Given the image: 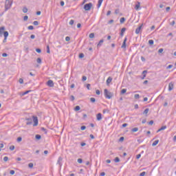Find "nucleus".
Wrapping results in <instances>:
<instances>
[{
    "instance_id": "11",
    "label": "nucleus",
    "mask_w": 176,
    "mask_h": 176,
    "mask_svg": "<svg viewBox=\"0 0 176 176\" xmlns=\"http://www.w3.org/2000/svg\"><path fill=\"white\" fill-rule=\"evenodd\" d=\"M140 6H141V3L138 1L137 4L135 6V10H140Z\"/></svg>"
},
{
    "instance_id": "26",
    "label": "nucleus",
    "mask_w": 176,
    "mask_h": 176,
    "mask_svg": "<svg viewBox=\"0 0 176 176\" xmlns=\"http://www.w3.org/2000/svg\"><path fill=\"white\" fill-rule=\"evenodd\" d=\"M75 23V21L73 19H71L70 21L69 22V25H74V23Z\"/></svg>"
},
{
    "instance_id": "63",
    "label": "nucleus",
    "mask_w": 176,
    "mask_h": 176,
    "mask_svg": "<svg viewBox=\"0 0 176 176\" xmlns=\"http://www.w3.org/2000/svg\"><path fill=\"white\" fill-rule=\"evenodd\" d=\"M31 39H35V36L34 34H32L30 36Z\"/></svg>"
},
{
    "instance_id": "58",
    "label": "nucleus",
    "mask_w": 176,
    "mask_h": 176,
    "mask_svg": "<svg viewBox=\"0 0 176 176\" xmlns=\"http://www.w3.org/2000/svg\"><path fill=\"white\" fill-rule=\"evenodd\" d=\"M10 149L11 151H14V145L11 146L10 147Z\"/></svg>"
},
{
    "instance_id": "29",
    "label": "nucleus",
    "mask_w": 176,
    "mask_h": 176,
    "mask_svg": "<svg viewBox=\"0 0 176 176\" xmlns=\"http://www.w3.org/2000/svg\"><path fill=\"white\" fill-rule=\"evenodd\" d=\"M23 13H27V12H28V8H27L26 7H24L23 8Z\"/></svg>"
},
{
    "instance_id": "51",
    "label": "nucleus",
    "mask_w": 176,
    "mask_h": 176,
    "mask_svg": "<svg viewBox=\"0 0 176 176\" xmlns=\"http://www.w3.org/2000/svg\"><path fill=\"white\" fill-rule=\"evenodd\" d=\"M27 20H28V16L26 15L23 17V21H27Z\"/></svg>"
},
{
    "instance_id": "38",
    "label": "nucleus",
    "mask_w": 176,
    "mask_h": 176,
    "mask_svg": "<svg viewBox=\"0 0 176 176\" xmlns=\"http://www.w3.org/2000/svg\"><path fill=\"white\" fill-rule=\"evenodd\" d=\"M31 90L25 91L22 96H25V94H28V93H30Z\"/></svg>"
},
{
    "instance_id": "16",
    "label": "nucleus",
    "mask_w": 176,
    "mask_h": 176,
    "mask_svg": "<svg viewBox=\"0 0 176 176\" xmlns=\"http://www.w3.org/2000/svg\"><path fill=\"white\" fill-rule=\"evenodd\" d=\"M102 43H104V39H101L98 44L97 45V47H100V46H102Z\"/></svg>"
},
{
    "instance_id": "27",
    "label": "nucleus",
    "mask_w": 176,
    "mask_h": 176,
    "mask_svg": "<svg viewBox=\"0 0 176 176\" xmlns=\"http://www.w3.org/2000/svg\"><path fill=\"white\" fill-rule=\"evenodd\" d=\"M17 142H21V141H23V138L22 137H19L16 139Z\"/></svg>"
},
{
    "instance_id": "30",
    "label": "nucleus",
    "mask_w": 176,
    "mask_h": 176,
    "mask_svg": "<svg viewBox=\"0 0 176 176\" xmlns=\"http://www.w3.org/2000/svg\"><path fill=\"white\" fill-rule=\"evenodd\" d=\"M36 61L38 64H42V59H41V58H38Z\"/></svg>"
},
{
    "instance_id": "20",
    "label": "nucleus",
    "mask_w": 176,
    "mask_h": 176,
    "mask_svg": "<svg viewBox=\"0 0 176 176\" xmlns=\"http://www.w3.org/2000/svg\"><path fill=\"white\" fill-rule=\"evenodd\" d=\"M159 144V140H157L154 141V142L152 144V146H156Z\"/></svg>"
},
{
    "instance_id": "19",
    "label": "nucleus",
    "mask_w": 176,
    "mask_h": 176,
    "mask_svg": "<svg viewBox=\"0 0 176 176\" xmlns=\"http://www.w3.org/2000/svg\"><path fill=\"white\" fill-rule=\"evenodd\" d=\"M106 82H107V85H109V83H111V82H112V78L111 77H109Z\"/></svg>"
},
{
    "instance_id": "62",
    "label": "nucleus",
    "mask_w": 176,
    "mask_h": 176,
    "mask_svg": "<svg viewBox=\"0 0 176 176\" xmlns=\"http://www.w3.org/2000/svg\"><path fill=\"white\" fill-rule=\"evenodd\" d=\"M141 157V154H138L136 155V159H140Z\"/></svg>"
},
{
    "instance_id": "4",
    "label": "nucleus",
    "mask_w": 176,
    "mask_h": 176,
    "mask_svg": "<svg viewBox=\"0 0 176 176\" xmlns=\"http://www.w3.org/2000/svg\"><path fill=\"white\" fill-rule=\"evenodd\" d=\"M92 7H93V3H86L84 6V9H85V10L89 11L91 9Z\"/></svg>"
},
{
    "instance_id": "50",
    "label": "nucleus",
    "mask_w": 176,
    "mask_h": 176,
    "mask_svg": "<svg viewBox=\"0 0 176 176\" xmlns=\"http://www.w3.org/2000/svg\"><path fill=\"white\" fill-rule=\"evenodd\" d=\"M70 100H71V101H74V100H75V96H70Z\"/></svg>"
},
{
    "instance_id": "39",
    "label": "nucleus",
    "mask_w": 176,
    "mask_h": 176,
    "mask_svg": "<svg viewBox=\"0 0 176 176\" xmlns=\"http://www.w3.org/2000/svg\"><path fill=\"white\" fill-rule=\"evenodd\" d=\"M41 131H45V134H47V130L46 129L42 127V128H41Z\"/></svg>"
},
{
    "instance_id": "35",
    "label": "nucleus",
    "mask_w": 176,
    "mask_h": 176,
    "mask_svg": "<svg viewBox=\"0 0 176 176\" xmlns=\"http://www.w3.org/2000/svg\"><path fill=\"white\" fill-rule=\"evenodd\" d=\"M34 25H39V22L38 21H34L33 22Z\"/></svg>"
},
{
    "instance_id": "1",
    "label": "nucleus",
    "mask_w": 176,
    "mask_h": 176,
    "mask_svg": "<svg viewBox=\"0 0 176 176\" xmlns=\"http://www.w3.org/2000/svg\"><path fill=\"white\" fill-rule=\"evenodd\" d=\"M104 97L105 98H108V100H111V98H112V97H113V94L109 91H108V89H105L104 90Z\"/></svg>"
},
{
    "instance_id": "54",
    "label": "nucleus",
    "mask_w": 176,
    "mask_h": 176,
    "mask_svg": "<svg viewBox=\"0 0 176 176\" xmlns=\"http://www.w3.org/2000/svg\"><path fill=\"white\" fill-rule=\"evenodd\" d=\"M145 174H146V172H142V173L140 174V176H145Z\"/></svg>"
},
{
    "instance_id": "41",
    "label": "nucleus",
    "mask_w": 176,
    "mask_h": 176,
    "mask_svg": "<svg viewBox=\"0 0 176 176\" xmlns=\"http://www.w3.org/2000/svg\"><path fill=\"white\" fill-rule=\"evenodd\" d=\"M90 101H91L92 103H94V102H96V98H90Z\"/></svg>"
},
{
    "instance_id": "31",
    "label": "nucleus",
    "mask_w": 176,
    "mask_h": 176,
    "mask_svg": "<svg viewBox=\"0 0 176 176\" xmlns=\"http://www.w3.org/2000/svg\"><path fill=\"white\" fill-rule=\"evenodd\" d=\"M77 162L80 164H82V163H83V160H82V158H80V159H78Z\"/></svg>"
},
{
    "instance_id": "23",
    "label": "nucleus",
    "mask_w": 176,
    "mask_h": 176,
    "mask_svg": "<svg viewBox=\"0 0 176 176\" xmlns=\"http://www.w3.org/2000/svg\"><path fill=\"white\" fill-rule=\"evenodd\" d=\"M132 133H136V131H138V128L135 127L131 129Z\"/></svg>"
},
{
    "instance_id": "25",
    "label": "nucleus",
    "mask_w": 176,
    "mask_h": 176,
    "mask_svg": "<svg viewBox=\"0 0 176 176\" xmlns=\"http://www.w3.org/2000/svg\"><path fill=\"white\" fill-rule=\"evenodd\" d=\"M127 91L126 89H123L121 90L120 94H124Z\"/></svg>"
},
{
    "instance_id": "43",
    "label": "nucleus",
    "mask_w": 176,
    "mask_h": 176,
    "mask_svg": "<svg viewBox=\"0 0 176 176\" xmlns=\"http://www.w3.org/2000/svg\"><path fill=\"white\" fill-rule=\"evenodd\" d=\"M83 57H85V54L83 53L79 54V58H83Z\"/></svg>"
},
{
    "instance_id": "24",
    "label": "nucleus",
    "mask_w": 176,
    "mask_h": 176,
    "mask_svg": "<svg viewBox=\"0 0 176 176\" xmlns=\"http://www.w3.org/2000/svg\"><path fill=\"white\" fill-rule=\"evenodd\" d=\"M148 112H149V109H146L144 112H143V115H147Z\"/></svg>"
},
{
    "instance_id": "57",
    "label": "nucleus",
    "mask_w": 176,
    "mask_h": 176,
    "mask_svg": "<svg viewBox=\"0 0 176 176\" xmlns=\"http://www.w3.org/2000/svg\"><path fill=\"white\" fill-rule=\"evenodd\" d=\"M115 13H116V14H119V13H120L119 9H116V10H115Z\"/></svg>"
},
{
    "instance_id": "3",
    "label": "nucleus",
    "mask_w": 176,
    "mask_h": 176,
    "mask_svg": "<svg viewBox=\"0 0 176 176\" xmlns=\"http://www.w3.org/2000/svg\"><path fill=\"white\" fill-rule=\"evenodd\" d=\"M12 4H13V1H12V0H6L5 3L6 10H9V9L12 8Z\"/></svg>"
},
{
    "instance_id": "21",
    "label": "nucleus",
    "mask_w": 176,
    "mask_h": 176,
    "mask_svg": "<svg viewBox=\"0 0 176 176\" xmlns=\"http://www.w3.org/2000/svg\"><path fill=\"white\" fill-rule=\"evenodd\" d=\"M124 21H126V18L125 17H122L120 19V22L121 24H123V23H124Z\"/></svg>"
},
{
    "instance_id": "2",
    "label": "nucleus",
    "mask_w": 176,
    "mask_h": 176,
    "mask_svg": "<svg viewBox=\"0 0 176 176\" xmlns=\"http://www.w3.org/2000/svg\"><path fill=\"white\" fill-rule=\"evenodd\" d=\"M5 27H1L0 28V36H2V35L4 36V38H8L9 36V32L8 31H5Z\"/></svg>"
},
{
    "instance_id": "6",
    "label": "nucleus",
    "mask_w": 176,
    "mask_h": 176,
    "mask_svg": "<svg viewBox=\"0 0 176 176\" xmlns=\"http://www.w3.org/2000/svg\"><path fill=\"white\" fill-rule=\"evenodd\" d=\"M47 85L49 86V87H54V82H53V80H49L47 82Z\"/></svg>"
},
{
    "instance_id": "55",
    "label": "nucleus",
    "mask_w": 176,
    "mask_h": 176,
    "mask_svg": "<svg viewBox=\"0 0 176 176\" xmlns=\"http://www.w3.org/2000/svg\"><path fill=\"white\" fill-rule=\"evenodd\" d=\"M164 50L163 48H161L158 50V53H163Z\"/></svg>"
},
{
    "instance_id": "61",
    "label": "nucleus",
    "mask_w": 176,
    "mask_h": 176,
    "mask_svg": "<svg viewBox=\"0 0 176 176\" xmlns=\"http://www.w3.org/2000/svg\"><path fill=\"white\" fill-rule=\"evenodd\" d=\"M106 112H109V110H108V109H104L103 110V113H105Z\"/></svg>"
},
{
    "instance_id": "17",
    "label": "nucleus",
    "mask_w": 176,
    "mask_h": 176,
    "mask_svg": "<svg viewBox=\"0 0 176 176\" xmlns=\"http://www.w3.org/2000/svg\"><path fill=\"white\" fill-rule=\"evenodd\" d=\"M147 73H148V71H146V70H144L142 72L143 77L142 78V79H145V78H146Z\"/></svg>"
},
{
    "instance_id": "60",
    "label": "nucleus",
    "mask_w": 176,
    "mask_h": 176,
    "mask_svg": "<svg viewBox=\"0 0 176 176\" xmlns=\"http://www.w3.org/2000/svg\"><path fill=\"white\" fill-rule=\"evenodd\" d=\"M100 176H105V173H104V172H102V173L100 174Z\"/></svg>"
},
{
    "instance_id": "15",
    "label": "nucleus",
    "mask_w": 176,
    "mask_h": 176,
    "mask_svg": "<svg viewBox=\"0 0 176 176\" xmlns=\"http://www.w3.org/2000/svg\"><path fill=\"white\" fill-rule=\"evenodd\" d=\"M166 129H167V126H163L157 131V133H160V131H162V130H166Z\"/></svg>"
},
{
    "instance_id": "42",
    "label": "nucleus",
    "mask_w": 176,
    "mask_h": 176,
    "mask_svg": "<svg viewBox=\"0 0 176 176\" xmlns=\"http://www.w3.org/2000/svg\"><path fill=\"white\" fill-rule=\"evenodd\" d=\"M153 43H154L153 40H149V41H148V45H153Z\"/></svg>"
},
{
    "instance_id": "40",
    "label": "nucleus",
    "mask_w": 176,
    "mask_h": 176,
    "mask_svg": "<svg viewBox=\"0 0 176 176\" xmlns=\"http://www.w3.org/2000/svg\"><path fill=\"white\" fill-rule=\"evenodd\" d=\"M65 41H66V42H69V41H71V38L69 36H66Z\"/></svg>"
},
{
    "instance_id": "10",
    "label": "nucleus",
    "mask_w": 176,
    "mask_h": 176,
    "mask_svg": "<svg viewBox=\"0 0 176 176\" xmlns=\"http://www.w3.org/2000/svg\"><path fill=\"white\" fill-rule=\"evenodd\" d=\"M96 119L97 120L100 121L102 119V114H101V113H98L97 115H96Z\"/></svg>"
},
{
    "instance_id": "59",
    "label": "nucleus",
    "mask_w": 176,
    "mask_h": 176,
    "mask_svg": "<svg viewBox=\"0 0 176 176\" xmlns=\"http://www.w3.org/2000/svg\"><path fill=\"white\" fill-rule=\"evenodd\" d=\"M2 57H8V54L6 53L2 54Z\"/></svg>"
},
{
    "instance_id": "7",
    "label": "nucleus",
    "mask_w": 176,
    "mask_h": 176,
    "mask_svg": "<svg viewBox=\"0 0 176 176\" xmlns=\"http://www.w3.org/2000/svg\"><path fill=\"white\" fill-rule=\"evenodd\" d=\"M174 89V82H170L168 84V91H171V90H173Z\"/></svg>"
},
{
    "instance_id": "56",
    "label": "nucleus",
    "mask_w": 176,
    "mask_h": 176,
    "mask_svg": "<svg viewBox=\"0 0 176 176\" xmlns=\"http://www.w3.org/2000/svg\"><path fill=\"white\" fill-rule=\"evenodd\" d=\"M80 130L83 131V130H86V126H82L80 127Z\"/></svg>"
},
{
    "instance_id": "8",
    "label": "nucleus",
    "mask_w": 176,
    "mask_h": 176,
    "mask_svg": "<svg viewBox=\"0 0 176 176\" xmlns=\"http://www.w3.org/2000/svg\"><path fill=\"white\" fill-rule=\"evenodd\" d=\"M25 120H27L28 122H26L27 126H30V124H32V118H26Z\"/></svg>"
},
{
    "instance_id": "48",
    "label": "nucleus",
    "mask_w": 176,
    "mask_h": 176,
    "mask_svg": "<svg viewBox=\"0 0 176 176\" xmlns=\"http://www.w3.org/2000/svg\"><path fill=\"white\" fill-rule=\"evenodd\" d=\"M28 29L30 30H34V26L30 25V26L28 27Z\"/></svg>"
},
{
    "instance_id": "18",
    "label": "nucleus",
    "mask_w": 176,
    "mask_h": 176,
    "mask_svg": "<svg viewBox=\"0 0 176 176\" xmlns=\"http://www.w3.org/2000/svg\"><path fill=\"white\" fill-rule=\"evenodd\" d=\"M102 1L104 0H98L97 8H101V5L102 4Z\"/></svg>"
},
{
    "instance_id": "45",
    "label": "nucleus",
    "mask_w": 176,
    "mask_h": 176,
    "mask_svg": "<svg viewBox=\"0 0 176 176\" xmlns=\"http://www.w3.org/2000/svg\"><path fill=\"white\" fill-rule=\"evenodd\" d=\"M36 52L37 53H42V50L41 49H39V48L36 49Z\"/></svg>"
},
{
    "instance_id": "49",
    "label": "nucleus",
    "mask_w": 176,
    "mask_h": 176,
    "mask_svg": "<svg viewBox=\"0 0 176 176\" xmlns=\"http://www.w3.org/2000/svg\"><path fill=\"white\" fill-rule=\"evenodd\" d=\"M173 68V65H169L167 67L166 69H171Z\"/></svg>"
},
{
    "instance_id": "53",
    "label": "nucleus",
    "mask_w": 176,
    "mask_h": 176,
    "mask_svg": "<svg viewBox=\"0 0 176 176\" xmlns=\"http://www.w3.org/2000/svg\"><path fill=\"white\" fill-rule=\"evenodd\" d=\"M3 160H4V162H8V160H9V157L6 156L3 157Z\"/></svg>"
},
{
    "instance_id": "28",
    "label": "nucleus",
    "mask_w": 176,
    "mask_h": 176,
    "mask_svg": "<svg viewBox=\"0 0 176 176\" xmlns=\"http://www.w3.org/2000/svg\"><path fill=\"white\" fill-rule=\"evenodd\" d=\"M35 138L36 140H41V138H42V136H41V135H36Z\"/></svg>"
},
{
    "instance_id": "36",
    "label": "nucleus",
    "mask_w": 176,
    "mask_h": 176,
    "mask_svg": "<svg viewBox=\"0 0 176 176\" xmlns=\"http://www.w3.org/2000/svg\"><path fill=\"white\" fill-rule=\"evenodd\" d=\"M82 82H85V81L87 80V77H86V76H83L82 78Z\"/></svg>"
},
{
    "instance_id": "22",
    "label": "nucleus",
    "mask_w": 176,
    "mask_h": 176,
    "mask_svg": "<svg viewBox=\"0 0 176 176\" xmlns=\"http://www.w3.org/2000/svg\"><path fill=\"white\" fill-rule=\"evenodd\" d=\"M114 162L116 163H119V162H120V159L119 158V157H116L115 159H114Z\"/></svg>"
},
{
    "instance_id": "9",
    "label": "nucleus",
    "mask_w": 176,
    "mask_h": 176,
    "mask_svg": "<svg viewBox=\"0 0 176 176\" xmlns=\"http://www.w3.org/2000/svg\"><path fill=\"white\" fill-rule=\"evenodd\" d=\"M127 42V38L125 37V38L124 39V41L122 43V45L121 46L122 49H124L126 50V43Z\"/></svg>"
},
{
    "instance_id": "34",
    "label": "nucleus",
    "mask_w": 176,
    "mask_h": 176,
    "mask_svg": "<svg viewBox=\"0 0 176 176\" xmlns=\"http://www.w3.org/2000/svg\"><path fill=\"white\" fill-rule=\"evenodd\" d=\"M89 38L90 39H93V38H94V33L89 34Z\"/></svg>"
},
{
    "instance_id": "12",
    "label": "nucleus",
    "mask_w": 176,
    "mask_h": 176,
    "mask_svg": "<svg viewBox=\"0 0 176 176\" xmlns=\"http://www.w3.org/2000/svg\"><path fill=\"white\" fill-rule=\"evenodd\" d=\"M61 162H63V157H59L57 161V164H58L60 166V167H61V166H63V164H61Z\"/></svg>"
},
{
    "instance_id": "64",
    "label": "nucleus",
    "mask_w": 176,
    "mask_h": 176,
    "mask_svg": "<svg viewBox=\"0 0 176 176\" xmlns=\"http://www.w3.org/2000/svg\"><path fill=\"white\" fill-rule=\"evenodd\" d=\"M148 124H150V125L153 124V120H151V121L148 122Z\"/></svg>"
},
{
    "instance_id": "14",
    "label": "nucleus",
    "mask_w": 176,
    "mask_h": 176,
    "mask_svg": "<svg viewBox=\"0 0 176 176\" xmlns=\"http://www.w3.org/2000/svg\"><path fill=\"white\" fill-rule=\"evenodd\" d=\"M124 32H126V28H122L121 29L120 36H123L124 35Z\"/></svg>"
},
{
    "instance_id": "32",
    "label": "nucleus",
    "mask_w": 176,
    "mask_h": 176,
    "mask_svg": "<svg viewBox=\"0 0 176 176\" xmlns=\"http://www.w3.org/2000/svg\"><path fill=\"white\" fill-rule=\"evenodd\" d=\"M134 98H135V100H138L140 98V94H135Z\"/></svg>"
},
{
    "instance_id": "44",
    "label": "nucleus",
    "mask_w": 176,
    "mask_h": 176,
    "mask_svg": "<svg viewBox=\"0 0 176 176\" xmlns=\"http://www.w3.org/2000/svg\"><path fill=\"white\" fill-rule=\"evenodd\" d=\"M28 167H29L30 168H32V167H34V164L30 163V164H28Z\"/></svg>"
},
{
    "instance_id": "52",
    "label": "nucleus",
    "mask_w": 176,
    "mask_h": 176,
    "mask_svg": "<svg viewBox=\"0 0 176 176\" xmlns=\"http://www.w3.org/2000/svg\"><path fill=\"white\" fill-rule=\"evenodd\" d=\"M96 93L97 96H100V94H101V92L98 89L96 90Z\"/></svg>"
},
{
    "instance_id": "47",
    "label": "nucleus",
    "mask_w": 176,
    "mask_h": 176,
    "mask_svg": "<svg viewBox=\"0 0 176 176\" xmlns=\"http://www.w3.org/2000/svg\"><path fill=\"white\" fill-rule=\"evenodd\" d=\"M14 170H11L10 171V174L11 175H14Z\"/></svg>"
},
{
    "instance_id": "46",
    "label": "nucleus",
    "mask_w": 176,
    "mask_h": 176,
    "mask_svg": "<svg viewBox=\"0 0 176 176\" xmlns=\"http://www.w3.org/2000/svg\"><path fill=\"white\" fill-rule=\"evenodd\" d=\"M19 83H21V85H23V83H24V80H23V78H19Z\"/></svg>"
},
{
    "instance_id": "5",
    "label": "nucleus",
    "mask_w": 176,
    "mask_h": 176,
    "mask_svg": "<svg viewBox=\"0 0 176 176\" xmlns=\"http://www.w3.org/2000/svg\"><path fill=\"white\" fill-rule=\"evenodd\" d=\"M32 118H33V122H34L33 126H34V127H35V126H38V117L33 116Z\"/></svg>"
},
{
    "instance_id": "33",
    "label": "nucleus",
    "mask_w": 176,
    "mask_h": 176,
    "mask_svg": "<svg viewBox=\"0 0 176 176\" xmlns=\"http://www.w3.org/2000/svg\"><path fill=\"white\" fill-rule=\"evenodd\" d=\"M47 53H48V54L50 53V47L49 45H47Z\"/></svg>"
},
{
    "instance_id": "13",
    "label": "nucleus",
    "mask_w": 176,
    "mask_h": 176,
    "mask_svg": "<svg viewBox=\"0 0 176 176\" xmlns=\"http://www.w3.org/2000/svg\"><path fill=\"white\" fill-rule=\"evenodd\" d=\"M142 28V25H141L140 26H139V27L135 30V34H140V32H141Z\"/></svg>"
},
{
    "instance_id": "37",
    "label": "nucleus",
    "mask_w": 176,
    "mask_h": 176,
    "mask_svg": "<svg viewBox=\"0 0 176 176\" xmlns=\"http://www.w3.org/2000/svg\"><path fill=\"white\" fill-rule=\"evenodd\" d=\"M75 111H80V106H76Z\"/></svg>"
}]
</instances>
